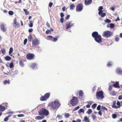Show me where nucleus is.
<instances>
[{
    "instance_id": "obj_1",
    "label": "nucleus",
    "mask_w": 122,
    "mask_h": 122,
    "mask_svg": "<svg viewBox=\"0 0 122 122\" xmlns=\"http://www.w3.org/2000/svg\"><path fill=\"white\" fill-rule=\"evenodd\" d=\"M92 37L94 38L95 41L98 43H100L102 41L101 36L98 34V33L95 31L92 33Z\"/></svg>"
},
{
    "instance_id": "obj_2",
    "label": "nucleus",
    "mask_w": 122,
    "mask_h": 122,
    "mask_svg": "<svg viewBox=\"0 0 122 122\" xmlns=\"http://www.w3.org/2000/svg\"><path fill=\"white\" fill-rule=\"evenodd\" d=\"M60 105V104L58 101L55 100L54 102L50 103L49 106L50 107L51 109L53 110H56L57 109Z\"/></svg>"
},
{
    "instance_id": "obj_3",
    "label": "nucleus",
    "mask_w": 122,
    "mask_h": 122,
    "mask_svg": "<svg viewBox=\"0 0 122 122\" xmlns=\"http://www.w3.org/2000/svg\"><path fill=\"white\" fill-rule=\"evenodd\" d=\"M38 113L40 115H42L46 116H47L49 114L48 111L44 108L41 109L39 111Z\"/></svg>"
},
{
    "instance_id": "obj_4",
    "label": "nucleus",
    "mask_w": 122,
    "mask_h": 122,
    "mask_svg": "<svg viewBox=\"0 0 122 122\" xmlns=\"http://www.w3.org/2000/svg\"><path fill=\"white\" fill-rule=\"evenodd\" d=\"M78 103V99L77 98L73 97L72 99L70 101V103L72 106H74L76 105Z\"/></svg>"
},
{
    "instance_id": "obj_5",
    "label": "nucleus",
    "mask_w": 122,
    "mask_h": 122,
    "mask_svg": "<svg viewBox=\"0 0 122 122\" xmlns=\"http://www.w3.org/2000/svg\"><path fill=\"white\" fill-rule=\"evenodd\" d=\"M112 32L111 31L108 30H106L103 32L102 35L104 37L108 38L112 36Z\"/></svg>"
},
{
    "instance_id": "obj_6",
    "label": "nucleus",
    "mask_w": 122,
    "mask_h": 122,
    "mask_svg": "<svg viewBox=\"0 0 122 122\" xmlns=\"http://www.w3.org/2000/svg\"><path fill=\"white\" fill-rule=\"evenodd\" d=\"M116 101H115L113 102V104L112 105V107L113 108L116 109H117L119 108L122 105H121L120 102L118 101H117V106H116Z\"/></svg>"
},
{
    "instance_id": "obj_7",
    "label": "nucleus",
    "mask_w": 122,
    "mask_h": 122,
    "mask_svg": "<svg viewBox=\"0 0 122 122\" xmlns=\"http://www.w3.org/2000/svg\"><path fill=\"white\" fill-rule=\"evenodd\" d=\"M103 94V92L102 91H99L97 92L96 94L97 98L98 99H103L104 97Z\"/></svg>"
},
{
    "instance_id": "obj_8",
    "label": "nucleus",
    "mask_w": 122,
    "mask_h": 122,
    "mask_svg": "<svg viewBox=\"0 0 122 122\" xmlns=\"http://www.w3.org/2000/svg\"><path fill=\"white\" fill-rule=\"evenodd\" d=\"M66 28L68 30V28H70L71 27L74 26V23H72V21L70 22H67L66 24Z\"/></svg>"
},
{
    "instance_id": "obj_9",
    "label": "nucleus",
    "mask_w": 122,
    "mask_h": 122,
    "mask_svg": "<svg viewBox=\"0 0 122 122\" xmlns=\"http://www.w3.org/2000/svg\"><path fill=\"white\" fill-rule=\"evenodd\" d=\"M83 5L81 3L79 4L76 6V11H80L82 10L83 9Z\"/></svg>"
},
{
    "instance_id": "obj_10",
    "label": "nucleus",
    "mask_w": 122,
    "mask_h": 122,
    "mask_svg": "<svg viewBox=\"0 0 122 122\" xmlns=\"http://www.w3.org/2000/svg\"><path fill=\"white\" fill-rule=\"evenodd\" d=\"M40 44L39 40L36 39L32 41V45L33 47H35Z\"/></svg>"
},
{
    "instance_id": "obj_11",
    "label": "nucleus",
    "mask_w": 122,
    "mask_h": 122,
    "mask_svg": "<svg viewBox=\"0 0 122 122\" xmlns=\"http://www.w3.org/2000/svg\"><path fill=\"white\" fill-rule=\"evenodd\" d=\"M34 56V55L32 54L29 53L27 55L26 57L27 59L29 60L33 59Z\"/></svg>"
},
{
    "instance_id": "obj_12",
    "label": "nucleus",
    "mask_w": 122,
    "mask_h": 122,
    "mask_svg": "<svg viewBox=\"0 0 122 122\" xmlns=\"http://www.w3.org/2000/svg\"><path fill=\"white\" fill-rule=\"evenodd\" d=\"M0 28L1 30L4 31H6L7 29V27L3 24H1L0 25Z\"/></svg>"
},
{
    "instance_id": "obj_13",
    "label": "nucleus",
    "mask_w": 122,
    "mask_h": 122,
    "mask_svg": "<svg viewBox=\"0 0 122 122\" xmlns=\"http://www.w3.org/2000/svg\"><path fill=\"white\" fill-rule=\"evenodd\" d=\"M30 66L33 69H36L37 68V65L36 63H32L30 64Z\"/></svg>"
},
{
    "instance_id": "obj_14",
    "label": "nucleus",
    "mask_w": 122,
    "mask_h": 122,
    "mask_svg": "<svg viewBox=\"0 0 122 122\" xmlns=\"http://www.w3.org/2000/svg\"><path fill=\"white\" fill-rule=\"evenodd\" d=\"M92 0H85V4L86 5H88L91 4Z\"/></svg>"
},
{
    "instance_id": "obj_15",
    "label": "nucleus",
    "mask_w": 122,
    "mask_h": 122,
    "mask_svg": "<svg viewBox=\"0 0 122 122\" xmlns=\"http://www.w3.org/2000/svg\"><path fill=\"white\" fill-rule=\"evenodd\" d=\"M102 11H101L99 12L98 14L99 15H101V16L102 17H103L106 15L105 13H102Z\"/></svg>"
},
{
    "instance_id": "obj_16",
    "label": "nucleus",
    "mask_w": 122,
    "mask_h": 122,
    "mask_svg": "<svg viewBox=\"0 0 122 122\" xmlns=\"http://www.w3.org/2000/svg\"><path fill=\"white\" fill-rule=\"evenodd\" d=\"M116 72L119 74H122V70L120 68H117L116 69Z\"/></svg>"
},
{
    "instance_id": "obj_17",
    "label": "nucleus",
    "mask_w": 122,
    "mask_h": 122,
    "mask_svg": "<svg viewBox=\"0 0 122 122\" xmlns=\"http://www.w3.org/2000/svg\"><path fill=\"white\" fill-rule=\"evenodd\" d=\"M44 116H38L36 117L35 119L36 120H41L44 118Z\"/></svg>"
},
{
    "instance_id": "obj_18",
    "label": "nucleus",
    "mask_w": 122,
    "mask_h": 122,
    "mask_svg": "<svg viewBox=\"0 0 122 122\" xmlns=\"http://www.w3.org/2000/svg\"><path fill=\"white\" fill-rule=\"evenodd\" d=\"M84 121L85 122H90L89 118L86 116L85 117H84V119L82 120V122Z\"/></svg>"
},
{
    "instance_id": "obj_19",
    "label": "nucleus",
    "mask_w": 122,
    "mask_h": 122,
    "mask_svg": "<svg viewBox=\"0 0 122 122\" xmlns=\"http://www.w3.org/2000/svg\"><path fill=\"white\" fill-rule=\"evenodd\" d=\"M5 109V107L0 105V112H2L4 111Z\"/></svg>"
},
{
    "instance_id": "obj_20",
    "label": "nucleus",
    "mask_w": 122,
    "mask_h": 122,
    "mask_svg": "<svg viewBox=\"0 0 122 122\" xmlns=\"http://www.w3.org/2000/svg\"><path fill=\"white\" fill-rule=\"evenodd\" d=\"M19 26V25L17 22L14 23L13 26L16 28H18Z\"/></svg>"
},
{
    "instance_id": "obj_21",
    "label": "nucleus",
    "mask_w": 122,
    "mask_h": 122,
    "mask_svg": "<svg viewBox=\"0 0 122 122\" xmlns=\"http://www.w3.org/2000/svg\"><path fill=\"white\" fill-rule=\"evenodd\" d=\"M78 113L79 114H80L81 113H84V110L83 109H80L78 112Z\"/></svg>"
},
{
    "instance_id": "obj_22",
    "label": "nucleus",
    "mask_w": 122,
    "mask_h": 122,
    "mask_svg": "<svg viewBox=\"0 0 122 122\" xmlns=\"http://www.w3.org/2000/svg\"><path fill=\"white\" fill-rule=\"evenodd\" d=\"M113 86L115 87L116 88L119 87V82H117L116 83L113 85Z\"/></svg>"
},
{
    "instance_id": "obj_23",
    "label": "nucleus",
    "mask_w": 122,
    "mask_h": 122,
    "mask_svg": "<svg viewBox=\"0 0 122 122\" xmlns=\"http://www.w3.org/2000/svg\"><path fill=\"white\" fill-rule=\"evenodd\" d=\"M20 65L22 67H23L24 66V64L23 62V61L20 60V61L19 62Z\"/></svg>"
},
{
    "instance_id": "obj_24",
    "label": "nucleus",
    "mask_w": 122,
    "mask_h": 122,
    "mask_svg": "<svg viewBox=\"0 0 122 122\" xmlns=\"http://www.w3.org/2000/svg\"><path fill=\"white\" fill-rule=\"evenodd\" d=\"M50 94L49 93L46 94L44 95L46 98L47 99H48L50 97Z\"/></svg>"
},
{
    "instance_id": "obj_25",
    "label": "nucleus",
    "mask_w": 122,
    "mask_h": 122,
    "mask_svg": "<svg viewBox=\"0 0 122 122\" xmlns=\"http://www.w3.org/2000/svg\"><path fill=\"white\" fill-rule=\"evenodd\" d=\"M110 94L112 96H115L116 95L115 92V91H112L109 92Z\"/></svg>"
},
{
    "instance_id": "obj_26",
    "label": "nucleus",
    "mask_w": 122,
    "mask_h": 122,
    "mask_svg": "<svg viewBox=\"0 0 122 122\" xmlns=\"http://www.w3.org/2000/svg\"><path fill=\"white\" fill-rule=\"evenodd\" d=\"M47 99L44 96H41L40 98V100L41 101H44L46 100Z\"/></svg>"
},
{
    "instance_id": "obj_27",
    "label": "nucleus",
    "mask_w": 122,
    "mask_h": 122,
    "mask_svg": "<svg viewBox=\"0 0 122 122\" xmlns=\"http://www.w3.org/2000/svg\"><path fill=\"white\" fill-rule=\"evenodd\" d=\"M79 93L80 97H82L83 96V93L81 90H80L79 91Z\"/></svg>"
},
{
    "instance_id": "obj_28",
    "label": "nucleus",
    "mask_w": 122,
    "mask_h": 122,
    "mask_svg": "<svg viewBox=\"0 0 122 122\" xmlns=\"http://www.w3.org/2000/svg\"><path fill=\"white\" fill-rule=\"evenodd\" d=\"M1 51L2 54L4 55L5 54L6 52L5 51V48H1Z\"/></svg>"
},
{
    "instance_id": "obj_29",
    "label": "nucleus",
    "mask_w": 122,
    "mask_h": 122,
    "mask_svg": "<svg viewBox=\"0 0 122 122\" xmlns=\"http://www.w3.org/2000/svg\"><path fill=\"white\" fill-rule=\"evenodd\" d=\"M70 9L71 10H72L75 7V6L74 5V4H72L70 5Z\"/></svg>"
},
{
    "instance_id": "obj_30",
    "label": "nucleus",
    "mask_w": 122,
    "mask_h": 122,
    "mask_svg": "<svg viewBox=\"0 0 122 122\" xmlns=\"http://www.w3.org/2000/svg\"><path fill=\"white\" fill-rule=\"evenodd\" d=\"M5 59L6 61H9L11 59V58L10 56H7L5 57Z\"/></svg>"
},
{
    "instance_id": "obj_31",
    "label": "nucleus",
    "mask_w": 122,
    "mask_h": 122,
    "mask_svg": "<svg viewBox=\"0 0 122 122\" xmlns=\"http://www.w3.org/2000/svg\"><path fill=\"white\" fill-rule=\"evenodd\" d=\"M92 112V110L91 109H89L87 111V113L89 114H91Z\"/></svg>"
},
{
    "instance_id": "obj_32",
    "label": "nucleus",
    "mask_w": 122,
    "mask_h": 122,
    "mask_svg": "<svg viewBox=\"0 0 122 122\" xmlns=\"http://www.w3.org/2000/svg\"><path fill=\"white\" fill-rule=\"evenodd\" d=\"M104 21L106 23H109L111 22V20L108 19L105 20Z\"/></svg>"
},
{
    "instance_id": "obj_33",
    "label": "nucleus",
    "mask_w": 122,
    "mask_h": 122,
    "mask_svg": "<svg viewBox=\"0 0 122 122\" xmlns=\"http://www.w3.org/2000/svg\"><path fill=\"white\" fill-rule=\"evenodd\" d=\"M70 116V114L68 113H66L65 115V116L66 118H68Z\"/></svg>"
},
{
    "instance_id": "obj_34",
    "label": "nucleus",
    "mask_w": 122,
    "mask_h": 122,
    "mask_svg": "<svg viewBox=\"0 0 122 122\" xmlns=\"http://www.w3.org/2000/svg\"><path fill=\"white\" fill-rule=\"evenodd\" d=\"M13 51V49L11 47H10V50H9V54H11V53H12Z\"/></svg>"
},
{
    "instance_id": "obj_35",
    "label": "nucleus",
    "mask_w": 122,
    "mask_h": 122,
    "mask_svg": "<svg viewBox=\"0 0 122 122\" xmlns=\"http://www.w3.org/2000/svg\"><path fill=\"white\" fill-rule=\"evenodd\" d=\"M14 12L12 11H10L8 12L9 14L10 15H12L14 14Z\"/></svg>"
},
{
    "instance_id": "obj_36",
    "label": "nucleus",
    "mask_w": 122,
    "mask_h": 122,
    "mask_svg": "<svg viewBox=\"0 0 122 122\" xmlns=\"http://www.w3.org/2000/svg\"><path fill=\"white\" fill-rule=\"evenodd\" d=\"M110 26L111 28H114L115 25L114 24L112 23H111L110 24Z\"/></svg>"
},
{
    "instance_id": "obj_37",
    "label": "nucleus",
    "mask_w": 122,
    "mask_h": 122,
    "mask_svg": "<svg viewBox=\"0 0 122 122\" xmlns=\"http://www.w3.org/2000/svg\"><path fill=\"white\" fill-rule=\"evenodd\" d=\"M32 39V37L31 35H30L28 37V39L29 41H30Z\"/></svg>"
},
{
    "instance_id": "obj_38",
    "label": "nucleus",
    "mask_w": 122,
    "mask_h": 122,
    "mask_svg": "<svg viewBox=\"0 0 122 122\" xmlns=\"http://www.w3.org/2000/svg\"><path fill=\"white\" fill-rule=\"evenodd\" d=\"M112 117L113 119L116 118L117 117V115L115 114H113L112 115Z\"/></svg>"
},
{
    "instance_id": "obj_39",
    "label": "nucleus",
    "mask_w": 122,
    "mask_h": 122,
    "mask_svg": "<svg viewBox=\"0 0 122 122\" xmlns=\"http://www.w3.org/2000/svg\"><path fill=\"white\" fill-rule=\"evenodd\" d=\"M23 10L25 12L26 15H27L29 14V12L27 11L26 9H23Z\"/></svg>"
},
{
    "instance_id": "obj_40",
    "label": "nucleus",
    "mask_w": 122,
    "mask_h": 122,
    "mask_svg": "<svg viewBox=\"0 0 122 122\" xmlns=\"http://www.w3.org/2000/svg\"><path fill=\"white\" fill-rule=\"evenodd\" d=\"M97 105V104H96L94 103L92 105V108H93V109H94L96 107Z\"/></svg>"
},
{
    "instance_id": "obj_41",
    "label": "nucleus",
    "mask_w": 122,
    "mask_h": 122,
    "mask_svg": "<svg viewBox=\"0 0 122 122\" xmlns=\"http://www.w3.org/2000/svg\"><path fill=\"white\" fill-rule=\"evenodd\" d=\"M7 83H8V84L10 83V81H7L6 80L4 82V84H5Z\"/></svg>"
},
{
    "instance_id": "obj_42",
    "label": "nucleus",
    "mask_w": 122,
    "mask_h": 122,
    "mask_svg": "<svg viewBox=\"0 0 122 122\" xmlns=\"http://www.w3.org/2000/svg\"><path fill=\"white\" fill-rule=\"evenodd\" d=\"M14 66L13 64V62H11L10 65V68H12Z\"/></svg>"
},
{
    "instance_id": "obj_43",
    "label": "nucleus",
    "mask_w": 122,
    "mask_h": 122,
    "mask_svg": "<svg viewBox=\"0 0 122 122\" xmlns=\"http://www.w3.org/2000/svg\"><path fill=\"white\" fill-rule=\"evenodd\" d=\"M119 37H116L115 38V40L117 42L119 41Z\"/></svg>"
},
{
    "instance_id": "obj_44",
    "label": "nucleus",
    "mask_w": 122,
    "mask_h": 122,
    "mask_svg": "<svg viewBox=\"0 0 122 122\" xmlns=\"http://www.w3.org/2000/svg\"><path fill=\"white\" fill-rule=\"evenodd\" d=\"M103 9L102 6H101L99 7L98 10L100 11H102L101 10L102 9Z\"/></svg>"
},
{
    "instance_id": "obj_45",
    "label": "nucleus",
    "mask_w": 122,
    "mask_h": 122,
    "mask_svg": "<svg viewBox=\"0 0 122 122\" xmlns=\"http://www.w3.org/2000/svg\"><path fill=\"white\" fill-rule=\"evenodd\" d=\"M53 37L51 36H48L47 37V39L48 40H50Z\"/></svg>"
},
{
    "instance_id": "obj_46",
    "label": "nucleus",
    "mask_w": 122,
    "mask_h": 122,
    "mask_svg": "<svg viewBox=\"0 0 122 122\" xmlns=\"http://www.w3.org/2000/svg\"><path fill=\"white\" fill-rule=\"evenodd\" d=\"M92 116L93 120H94L96 118V117L95 115L92 114Z\"/></svg>"
},
{
    "instance_id": "obj_47",
    "label": "nucleus",
    "mask_w": 122,
    "mask_h": 122,
    "mask_svg": "<svg viewBox=\"0 0 122 122\" xmlns=\"http://www.w3.org/2000/svg\"><path fill=\"white\" fill-rule=\"evenodd\" d=\"M32 22L31 21H30V24L29 25V26L30 27H32L33 26V24L32 23Z\"/></svg>"
},
{
    "instance_id": "obj_48",
    "label": "nucleus",
    "mask_w": 122,
    "mask_h": 122,
    "mask_svg": "<svg viewBox=\"0 0 122 122\" xmlns=\"http://www.w3.org/2000/svg\"><path fill=\"white\" fill-rule=\"evenodd\" d=\"M112 65V63L111 62H109L107 64V66L108 67L110 66H111Z\"/></svg>"
},
{
    "instance_id": "obj_49",
    "label": "nucleus",
    "mask_w": 122,
    "mask_h": 122,
    "mask_svg": "<svg viewBox=\"0 0 122 122\" xmlns=\"http://www.w3.org/2000/svg\"><path fill=\"white\" fill-rule=\"evenodd\" d=\"M79 106H78L75 108L74 109V111H76L77 110V109H79Z\"/></svg>"
},
{
    "instance_id": "obj_50",
    "label": "nucleus",
    "mask_w": 122,
    "mask_h": 122,
    "mask_svg": "<svg viewBox=\"0 0 122 122\" xmlns=\"http://www.w3.org/2000/svg\"><path fill=\"white\" fill-rule=\"evenodd\" d=\"M27 39H25L24 41V44L25 45L27 43Z\"/></svg>"
},
{
    "instance_id": "obj_51",
    "label": "nucleus",
    "mask_w": 122,
    "mask_h": 122,
    "mask_svg": "<svg viewBox=\"0 0 122 122\" xmlns=\"http://www.w3.org/2000/svg\"><path fill=\"white\" fill-rule=\"evenodd\" d=\"M101 108V106L100 105H98L97 107V109L98 110H100Z\"/></svg>"
},
{
    "instance_id": "obj_52",
    "label": "nucleus",
    "mask_w": 122,
    "mask_h": 122,
    "mask_svg": "<svg viewBox=\"0 0 122 122\" xmlns=\"http://www.w3.org/2000/svg\"><path fill=\"white\" fill-rule=\"evenodd\" d=\"M52 5H53L52 3L51 2H50V3H49V6L50 7H52Z\"/></svg>"
},
{
    "instance_id": "obj_53",
    "label": "nucleus",
    "mask_w": 122,
    "mask_h": 122,
    "mask_svg": "<svg viewBox=\"0 0 122 122\" xmlns=\"http://www.w3.org/2000/svg\"><path fill=\"white\" fill-rule=\"evenodd\" d=\"M57 117L58 118V119H61L62 118V116L58 115L57 116Z\"/></svg>"
},
{
    "instance_id": "obj_54",
    "label": "nucleus",
    "mask_w": 122,
    "mask_h": 122,
    "mask_svg": "<svg viewBox=\"0 0 122 122\" xmlns=\"http://www.w3.org/2000/svg\"><path fill=\"white\" fill-rule=\"evenodd\" d=\"M102 108L103 110H105L107 111V109L104 107L102 106Z\"/></svg>"
},
{
    "instance_id": "obj_55",
    "label": "nucleus",
    "mask_w": 122,
    "mask_h": 122,
    "mask_svg": "<svg viewBox=\"0 0 122 122\" xmlns=\"http://www.w3.org/2000/svg\"><path fill=\"white\" fill-rule=\"evenodd\" d=\"M118 99L119 100H121L122 99V95H120L118 97Z\"/></svg>"
},
{
    "instance_id": "obj_56",
    "label": "nucleus",
    "mask_w": 122,
    "mask_h": 122,
    "mask_svg": "<svg viewBox=\"0 0 122 122\" xmlns=\"http://www.w3.org/2000/svg\"><path fill=\"white\" fill-rule=\"evenodd\" d=\"M60 16L61 18H62L64 16V15L63 13L62 12H61L60 13Z\"/></svg>"
},
{
    "instance_id": "obj_57",
    "label": "nucleus",
    "mask_w": 122,
    "mask_h": 122,
    "mask_svg": "<svg viewBox=\"0 0 122 122\" xmlns=\"http://www.w3.org/2000/svg\"><path fill=\"white\" fill-rule=\"evenodd\" d=\"M64 21V18H61L60 19V21L62 23H63Z\"/></svg>"
},
{
    "instance_id": "obj_58",
    "label": "nucleus",
    "mask_w": 122,
    "mask_h": 122,
    "mask_svg": "<svg viewBox=\"0 0 122 122\" xmlns=\"http://www.w3.org/2000/svg\"><path fill=\"white\" fill-rule=\"evenodd\" d=\"M57 40V38H54L53 39V41L54 42H56Z\"/></svg>"
},
{
    "instance_id": "obj_59",
    "label": "nucleus",
    "mask_w": 122,
    "mask_h": 122,
    "mask_svg": "<svg viewBox=\"0 0 122 122\" xmlns=\"http://www.w3.org/2000/svg\"><path fill=\"white\" fill-rule=\"evenodd\" d=\"M17 116L19 117H22L24 116L23 114L18 115Z\"/></svg>"
},
{
    "instance_id": "obj_60",
    "label": "nucleus",
    "mask_w": 122,
    "mask_h": 122,
    "mask_svg": "<svg viewBox=\"0 0 122 122\" xmlns=\"http://www.w3.org/2000/svg\"><path fill=\"white\" fill-rule=\"evenodd\" d=\"M8 120V117H6L4 119V121H7Z\"/></svg>"
},
{
    "instance_id": "obj_61",
    "label": "nucleus",
    "mask_w": 122,
    "mask_h": 122,
    "mask_svg": "<svg viewBox=\"0 0 122 122\" xmlns=\"http://www.w3.org/2000/svg\"><path fill=\"white\" fill-rule=\"evenodd\" d=\"M50 32V30H47L46 31V33L47 34H48Z\"/></svg>"
},
{
    "instance_id": "obj_62",
    "label": "nucleus",
    "mask_w": 122,
    "mask_h": 122,
    "mask_svg": "<svg viewBox=\"0 0 122 122\" xmlns=\"http://www.w3.org/2000/svg\"><path fill=\"white\" fill-rule=\"evenodd\" d=\"M120 20V19L119 18L118 16L117 18L116 19L115 21H119Z\"/></svg>"
},
{
    "instance_id": "obj_63",
    "label": "nucleus",
    "mask_w": 122,
    "mask_h": 122,
    "mask_svg": "<svg viewBox=\"0 0 122 122\" xmlns=\"http://www.w3.org/2000/svg\"><path fill=\"white\" fill-rule=\"evenodd\" d=\"M112 89V87L111 86H109V90L111 91Z\"/></svg>"
},
{
    "instance_id": "obj_64",
    "label": "nucleus",
    "mask_w": 122,
    "mask_h": 122,
    "mask_svg": "<svg viewBox=\"0 0 122 122\" xmlns=\"http://www.w3.org/2000/svg\"><path fill=\"white\" fill-rule=\"evenodd\" d=\"M32 30L33 29H30L28 31L29 32H31L32 31Z\"/></svg>"
}]
</instances>
